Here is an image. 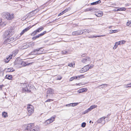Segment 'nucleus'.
Wrapping results in <instances>:
<instances>
[{
    "label": "nucleus",
    "instance_id": "obj_1",
    "mask_svg": "<svg viewBox=\"0 0 131 131\" xmlns=\"http://www.w3.org/2000/svg\"><path fill=\"white\" fill-rule=\"evenodd\" d=\"M29 64L30 63L27 64L26 63L23 61L19 59H16L14 62V66L18 68L25 66Z\"/></svg>",
    "mask_w": 131,
    "mask_h": 131
},
{
    "label": "nucleus",
    "instance_id": "obj_2",
    "mask_svg": "<svg viewBox=\"0 0 131 131\" xmlns=\"http://www.w3.org/2000/svg\"><path fill=\"white\" fill-rule=\"evenodd\" d=\"M21 86H22V90L23 92L30 91L31 85L30 84L26 83L23 84Z\"/></svg>",
    "mask_w": 131,
    "mask_h": 131
},
{
    "label": "nucleus",
    "instance_id": "obj_3",
    "mask_svg": "<svg viewBox=\"0 0 131 131\" xmlns=\"http://www.w3.org/2000/svg\"><path fill=\"white\" fill-rule=\"evenodd\" d=\"M27 114L29 116H30L34 113V108L31 105H29L27 106Z\"/></svg>",
    "mask_w": 131,
    "mask_h": 131
},
{
    "label": "nucleus",
    "instance_id": "obj_4",
    "mask_svg": "<svg viewBox=\"0 0 131 131\" xmlns=\"http://www.w3.org/2000/svg\"><path fill=\"white\" fill-rule=\"evenodd\" d=\"M14 30L12 29H9L6 31L4 33V34L5 37H11L14 34Z\"/></svg>",
    "mask_w": 131,
    "mask_h": 131
},
{
    "label": "nucleus",
    "instance_id": "obj_5",
    "mask_svg": "<svg viewBox=\"0 0 131 131\" xmlns=\"http://www.w3.org/2000/svg\"><path fill=\"white\" fill-rule=\"evenodd\" d=\"M7 39L5 40L3 42V43L5 44H7L13 42L14 40V39L13 37H8Z\"/></svg>",
    "mask_w": 131,
    "mask_h": 131
},
{
    "label": "nucleus",
    "instance_id": "obj_6",
    "mask_svg": "<svg viewBox=\"0 0 131 131\" xmlns=\"http://www.w3.org/2000/svg\"><path fill=\"white\" fill-rule=\"evenodd\" d=\"M42 49L41 48L37 49L36 50H34L33 52H31L30 54H40L42 53V51L41 50Z\"/></svg>",
    "mask_w": 131,
    "mask_h": 131
},
{
    "label": "nucleus",
    "instance_id": "obj_7",
    "mask_svg": "<svg viewBox=\"0 0 131 131\" xmlns=\"http://www.w3.org/2000/svg\"><path fill=\"white\" fill-rule=\"evenodd\" d=\"M81 61L84 63L88 64L91 62L90 58L89 57H86L84 59H83Z\"/></svg>",
    "mask_w": 131,
    "mask_h": 131
},
{
    "label": "nucleus",
    "instance_id": "obj_8",
    "mask_svg": "<svg viewBox=\"0 0 131 131\" xmlns=\"http://www.w3.org/2000/svg\"><path fill=\"white\" fill-rule=\"evenodd\" d=\"M107 118L106 117H102L99 119L97 121V122L99 123H101L103 124V125L105 123V119H106Z\"/></svg>",
    "mask_w": 131,
    "mask_h": 131
},
{
    "label": "nucleus",
    "instance_id": "obj_9",
    "mask_svg": "<svg viewBox=\"0 0 131 131\" xmlns=\"http://www.w3.org/2000/svg\"><path fill=\"white\" fill-rule=\"evenodd\" d=\"M35 25H32L31 26H29L27 28L23 30L21 32L20 34V36H21L23 35L25 32H26L30 28H31L33 26Z\"/></svg>",
    "mask_w": 131,
    "mask_h": 131
},
{
    "label": "nucleus",
    "instance_id": "obj_10",
    "mask_svg": "<svg viewBox=\"0 0 131 131\" xmlns=\"http://www.w3.org/2000/svg\"><path fill=\"white\" fill-rule=\"evenodd\" d=\"M43 29V27H41V28H40L36 30L33 32L31 34V35L32 36H34L35 35H36L37 33L39 32L40 31H41Z\"/></svg>",
    "mask_w": 131,
    "mask_h": 131
},
{
    "label": "nucleus",
    "instance_id": "obj_11",
    "mask_svg": "<svg viewBox=\"0 0 131 131\" xmlns=\"http://www.w3.org/2000/svg\"><path fill=\"white\" fill-rule=\"evenodd\" d=\"M83 33V32H82L81 30L75 31L72 32V35L73 36L80 35Z\"/></svg>",
    "mask_w": 131,
    "mask_h": 131
},
{
    "label": "nucleus",
    "instance_id": "obj_12",
    "mask_svg": "<svg viewBox=\"0 0 131 131\" xmlns=\"http://www.w3.org/2000/svg\"><path fill=\"white\" fill-rule=\"evenodd\" d=\"M88 70V65H86L81 69L80 70V72L81 73H83L87 71Z\"/></svg>",
    "mask_w": 131,
    "mask_h": 131
},
{
    "label": "nucleus",
    "instance_id": "obj_13",
    "mask_svg": "<svg viewBox=\"0 0 131 131\" xmlns=\"http://www.w3.org/2000/svg\"><path fill=\"white\" fill-rule=\"evenodd\" d=\"M29 47V45H28V43H25L22 46H20L19 48L21 49H26Z\"/></svg>",
    "mask_w": 131,
    "mask_h": 131
},
{
    "label": "nucleus",
    "instance_id": "obj_14",
    "mask_svg": "<svg viewBox=\"0 0 131 131\" xmlns=\"http://www.w3.org/2000/svg\"><path fill=\"white\" fill-rule=\"evenodd\" d=\"M34 124H29L27 126V129L28 130H31V129H33L34 127H34Z\"/></svg>",
    "mask_w": 131,
    "mask_h": 131
},
{
    "label": "nucleus",
    "instance_id": "obj_15",
    "mask_svg": "<svg viewBox=\"0 0 131 131\" xmlns=\"http://www.w3.org/2000/svg\"><path fill=\"white\" fill-rule=\"evenodd\" d=\"M87 90V89L86 88H83L79 89L78 91V92L79 93H82L84 92H85Z\"/></svg>",
    "mask_w": 131,
    "mask_h": 131
},
{
    "label": "nucleus",
    "instance_id": "obj_16",
    "mask_svg": "<svg viewBox=\"0 0 131 131\" xmlns=\"http://www.w3.org/2000/svg\"><path fill=\"white\" fill-rule=\"evenodd\" d=\"M95 14L97 16L100 17L102 16L103 13L102 11H99L98 12L96 13Z\"/></svg>",
    "mask_w": 131,
    "mask_h": 131
},
{
    "label": "nucleus",
    "instance_id": "obj_17",
    "mask_svg": "<svg viewBox=\"0 0 131 131\" xmlns=\"http://www.w3.org/2000/svg\"><path fill=\"white\" fill-rule=\"evenodd\" d=\"M12 58V55H9L8 57L6 59H5L4 60V61L6 62H8L10 59H11Z\"/></svg>",
    "mask_w": 131,
    "mask_h": 131
},
{
    "label": "nucleus",
    "instance_id": "obj_18",
    "mask_svg": "<svg viewBox=\"0 0 131 131\" xmlns=\"http://www.w3.org/2000/svg\"><path fill=\"white\" fill-rule=\"evenodd\" d=\"M14 15L13 14H10L9 13L8 17H7L8 20H12L14 18Z\"/></svg>",
    "mask_w": 131,
    "mask_h": 131
},
{
    "label": "nucleus",
    "instance_id": "obj_19",
    "mask_svg": "<svg viewBox=\"0 0 131 131\" xmlns=\"http://www.w3.org/2000/svg\"><path fill=\"white\" fill-rule=\"evenodd\" d=\"M9 15V13L6 12L4 13L3 14V16L4 18H6V19L8 20V18L7 17H8Z\"/></svg>",
    "mask_w": 131,
    "mask_h": 131
},
{
    "label": "nucleus",
    "instance_id": "obj_20",
    "mask_svg": "<svg viewBox=\"0 0 131 131\" xmlns=\"http://www.w3.org/2000/svg\"><path fill=\"white\" fill-rule=\"evenodd\" d=\"M105 36V35H100V36H95L94 35H91L90 36H87V37H88L89 38H94V37L96 38V37H103V36Z\"/></svg>",
    "mask_w": 131,
    "mask_h": 131
},
{
    "label": "nucleus",
    "instance_id": "obj_21",
    "mask_svg": "<svg viewBox=\"0 0 131 131\" xmlns=\"http://www.w3.org/2000/svg\"><path fill=\"white\" fill-rule=\"evenodd\" d=\"M54 90L51 89H49L47 91V94H52L53 93Z\"/></svg>",
    "mask_w": 131,
    "mask_h": 131
},
{
    "label": "nucleus",
    "instance_id": "obj_22",
    "mask_svg": "<svg viewBox=\"0 0 131 131\" xmlns=\"http://www.w3.org/2000/svg\"><path fill=\"white\" fill-rule=\"evenodd\" d=\"M126 8L124 7L119 8L117 9V10H115V11H125L126 10Z\"/></svg>",
    "mask_w": 131,
    "mask_h": 131
},
{
    "label": "nucleus",
    "instance_id": "obj_23",
    "mask_svg": "<svg viewBox=\"0 0 131 131\" xmlns=\"http://www.w3.org/2000/svg\"><path fill=\"white\" fill-rule=\"evenodd\" d=\"M55 117L56 116H54L53 117H51L50 119H48L50 120L51 123H52L54 121Z\"/></svg>",
    "mask_w": 131,
    "mask_h": 131
},
{
    "label": "nucleus",
    "instance_id": "obj_24",
    "mask_svg": "<svg viewBox=\"0 0 131 131\" xmlns=\"http://www.w3.org/2000/svg\"><path fill=\"white\" fill-rule=\"evenodd\" d=\"M5 77L9 80H12V76L11 75H6Z\"/></svg>",
    "mask_w": 131,
    "mask_h": 131
},
{
    "label": "nucleus",
    "instance_id": "obj_25",
    "mask_svg": "<svg viewBox=\"0 0 131 131\" xmlns=\"http://www.w3.org/2000/svg\"><path fill=\"white\" fill-rule=\"evenodd\" d=\"M97 106L95 105H93L89 108L90 110L91 111L92 109L97 107Z\"/></svg>",
    "mask_w": 131,
    "mask_h": 131
},
{
    "label": "nucleus",
    "instance_id": "obj_26",
    "mask_svg": "<svg viewBox=\"0 0 131 131\" xmlns=\"http://www.w3.org/2000/svg\"><path fill=\"white\" fill-rule=\"evenodd\" d=\"M15 70L13 68H8L7 69V71L8 72H13Z\"/></svg>",
    "mask_w": 131,
    "mask_h": 131
},
{
    "label": "nucleus",
    "instance_id": "obj_27",
    "mask_svg": "<svg viewBox=\"0 0 131 131\" xmlns=\"http://www.w3.org/2000/svg\"><path fill=\"white\" fill-rule=\"evenodd\" d=\"M2 116L4 118L6 117H7V113L5 112H4L2 113Z\"/></svg>",
    "mask_w": 131,
    "mask_h": 131
},
{
    "label": "nucleus",
    "instance_id": "obj_28",
    "mask_svg": "<svg viewBox=\"0 0 131 131\" xmlns=\"http://www.w3.org/2000/svg\"><path fill=\"white\" fill-rule=\"evenodd\" d=\"M101 2V1L100 0L96 2L93 3H92L91 4L92 5H96L97 4L99 3H100Z\"/></svg>",
    "mask_w": 131,
    "mask_h": 131
},
{
    "label": "nucleus",
    "instance_id": "obj_29",
    "mask_svg": "<svg viewBox=\"0 0 131 131\" xmlns=\"http://www.w3.org/2000/svg\"><path fill=\"white\" fill-rule=\"evenodd\" d=\"M118 31L117 30H110V34H112L114 33H116Z\"/></svg>",
    "mask_w": 131,
    "mask_h": 131
},
{
    "label": "nucleus",
    "instance_id": "obj_30",
    "mask_svg": "<svg viewBox=\"0 0 131 131\" xmlns=\"http://www.w3.org/2000/svg\"><path fill=\"white\" fill-rule=\"evenodd\" d=\"M108 85L107 84H103L102 85H101L99 86H101V88H105Z\"/></svg>",
    "mask_w": 131,
    "mask_h": 131
},
{
    "label": "nucleus",
    "instance_id": "obj_31",
    "mask_svg": "<svg viewBox=\"0 0 131 131\" xmlns=\"http://www.w3.org/2000/svg\"><path fill=\"white\" fill-rule=\"evenodd\" d=\"M90 111H91V110L89 108L87 110H86L85 111H84L83 113V114H85L86 113H88Z\"/></svg>",
    "mask_w": 131,
    "mask_h": 131
},
{
    "label": "nucleus",
    "instance_id": "obj_32",
    "mask_svg": "<svg viewBox=\"0 0 131 131\" xmlns=\"http://www.w3.org/2000/svg\"><path fill=\"white\" fill-rule=\"evenodd\" d=\"M28 45H29V47L32 46H33L35 45L34 42H30L29 43H28Z\"/></svg>",
    "mask_w": 131,
    "mask_h": 131
},
{
    "label": "nucleus",
    "instance_id": "obj_33",
    "mask_svg": "<svg viewBox=\"0 0 131 131\" xmlns=\"http://www.w3.org/2000/svg\"><path fill=\"white\" fill-rule=\"evenodd\" d=\"M83 75H80L78 76V77H76V76L74 77H73V78L74 79H79L80 77H83L84 78V77H83Z\"/></svg>",
    "mask_w": 131,
    "mask_h": 131
},
{
    "label": "nucleus",
    "instance_id": "obj_34",
    "mask_svg": "<svg viewBox=\"0 0 131 131\" xmlns=\"http://www.w3.org/2000/svg\"><path fill=\"white\" fill-rule=\"evenodd\" d=\"M82 32H83L84 33L88 32L89 33L91 32V31H89L88 29H85L83 30Z\"/></svg>",
    "mask_w": 131,
    "mask_h": 131
},
{
    "label": "nucleus",
    "instance_id": "obj_35",
    "mask_svg": "<svg viewBox=\"0 0 131 131\" xmlns=\"http://www.w3.org/2000/svg\"><path fill=\"white\" fill-rule=\"evenodd\" d=\"M45 124H48L51 123L50 122V121L48 119L45 122Z\"/></svg>",
    "mask_w": 131,
    "mask_h": 131
},
{
    "label": "nucleus",
    "instance_id": "obj_36",
    "mask_svg": "<svg viewBox=\"0 0 131 131\" xmlns=\"http://www.w3.org/2000/svg\"><path fill=\"white\" fill-rule=\"evenodd\" d=\"M117 42H116L115 43V44L114 46V47L113 48V49H116L117 47H118V45L117 44Z\"/></svg>",
    "mask_w": 131,
    "mask_h": 131
},
{
    "label": "nucleus",
    "instance_id": "obj_37",
    "mask_svg": "<svg viewBox=\"0 0 131 131\" xmlns=\"http://www.w3.org/2000/svg\"><path fill=\"white\" fill-rule=\"evenodd\" d=\"M71 106H77L78 105V103H71Z\"/></svg>",
    "mask_w": 131,
    "mask_h": 131
},
{
    "label": "nucleus",
    "instance_id": "obj_38",
    "mask_svg": "<svg viewBox=\"0 0 131 131\" xmlns=\"http://www.w3.org/2000/svg\"><path fill=\"white\" fill-rule=\"evenodd\" d=\"M126 25L127 26L131 27V22L129 21L127 22V23Z\"/></svg>",
    "mask_w": 131,
    "mask_h": 131
},
{
    "label": "nucleus",
    "instance_id": "obj_39",
    "mask_svg": "<svg viewBox=\"0 0 131 131\" xmlns=\"http://www.w3.org/2000/svg\"><path fill=\"white\" fill-rule=\"evenodd\" d=\"M86 125V123L85 122H83L82 123L81 126L82 127H84Z\"/></svg>",
    "mask_w": 131,
    "mask_h": 131
},
{
    "label": "nucleus",
    "instance_id": "obj_40",
    "mask_svg": "<svg viewBox=\"0 0 131 131\" xmlns=\"http://www.w3.org/2000/svg\"><path fill=\"white\" fill-rule=\"evenodd\" d=\"M3 72L2 71V68H0V76H1L2 75H3Z\"/></svg>",
    "mask_w": 131,
    "mask_h": 131
},
{
    "label": "nucleus",
    "instance_id": "obj_41",
    "mask_svg": "<svg viewBox=\"0 0 131 131\" xmlns=\"http://www.w3.org/2000/svg\"><path fill=\"white\" fill-rule=\"evenodd\" d=\"M120 41V42L121 43V44H123L125 43L126 42V41L124 40H122Z\"/></svg>",
    "mask_w": 131,
    "mask_h": 131
},
{
    "label": "nucleus",
    "instance_id": "obj_42",
    "mask_svg": "<svg viewBox=\"0 0 131 131\" xmlns=\"http://www.w3.org/2000/svg\"><path fill=\"white\" fill-rule=\"evenodd\" d=\"M53 100L52 99H49L45 101V102H49L51 101H53Z\"/></svg>",
    "mask_w": 131,
    "mask_h": 131
},
{
    "label": "nucleus",
    "instance_id": "obj_43",
    "mask_svg": "<svg viewBox=\"0 0 131 131\" xmlns=\"http://www.w3.org/2000/svg\"><path fill=\"white\" fill-rule=\"evenodd\" d=\"M94 66V65L93 64H91L90 66L89 67V66H88V70L89 69H91Z\"/></svg>",
    "mask_w": 131,
    "mask_h": 131
},
{
    "label": "nucleus",
    "instance_id": "obj_44",
    "mask_svg": "<svg viewBox=\"0 0 131 131\" xmlns=\"http://www.w3.org/2000/svg\"><path fill=\"white\" fill-rule=\"evenodd\" d=\"M91 10H92V9L91 8H88V9H86L85 10V11L87 12V11H91Z\"/></svg>",
    "mask_w": 131,
    "mask_h": 131
},
{
    "label": "nucleus",
    "instance_id": "obj_45",
    "mask_svg": "<svg viewBox=\"0 0 131 131\" xmlns=\"http://www.w3.org/2000/svg\"><path fill=\"white\" fill-rule=\"evenodd\" d=\"M62 77L60 76H58V78H57V80H61Z\"/></svg>",
    "mask_w": 131,
    "mask_h": 131
},
{
    "label": "nucleus",
    "instance_id": "obj_46",
    "mask_svg": "<svg viewBox=\"0 0 131 131\" xmlns=\"http://www.w3.org/2000/svg\"><path fill=\"white\" fill-rule=\"evenodd\" d=\"M71 8H70V7H69L68 8H67L66 9V11H67V12H68L70 10H71Z\"/></svg>",
    "mask_w": 131,
    "mask_h": 131
},
{
    "label": "nucleus",
    "instance_id": "obj_47",
    "mask_svg": "<svg viewBox=\"0 0 131 131\" xmlns=\"http://www.w3.org/2000/svg\"><path fill=\"white\" fill-rule=\"evenodd\" d=\"M66 106H71V104L70 103L68 104H66Z\"/></svg>",
    "mask_w": 131,
    "mask_h": 131
},
{
    "label": "nucleus",
    "instance_id": "obj_48",
    "mask_svg": "<svg viewBox=\"0 0 131 131\" xmlns=\"http://www.w3.org/2000/svg\"><path fill=\"white\" fill-rule=\"evenodd\" d=\"M68 66H70V67H73V65L72 64V63H70V64H69L68 65Z\"/></svg>",
    "mask_w": 131,
    "mask_h": 131
},
{
    "label": "nucleus",
    "instance_id": "obj_49",
    "mask_svg": "<svg viewBox=\"0 0 131 131\" xmlns=\"http://www.w3.org/2000/svg\"><path fill=\"white\" fill-rule=\"evenodd\" d=\"M127 85H128V86H126V88H128V87H131V84H130V83L129 84H128Z\"/></svg>",
    "mask_w": 131,
    "mask_h": 131
},
{
    "label": "nucleus",
    "instance_id": "obj_50",
    "mask_svg": "<svg viewBox=\"0 0 131 131\" xmlns=\"http://www.w3.org/2000/svg\"><path fill=\"white\" fill-rule=\"evenodd\" d=\"M74 78H73V77H71V78L70 79V81H72L74 79Z\"/></svg>",
    "mask_w": 131,
    "mask_h": 131
},
{
    "label": "nucleus",
    "instance_id": "obj_51",
    "mask_svg": "<svg viewBox=\"0 0 131 131\" xmlns=\"http://www.w3.org/2000/svg\"><path fill=\"white\" fill-rule=\"evenodd\" d=\"M67 53V52L66 51H64L62 52V54H66V53Z\"/></svg>",
    "mask_w": 131,
    "mask_h": 131
},
{
    "label": "nucleus",
    "instance_id": "obj_52",
    "mask_svg": "<svg viewBox=\"0 0 131 131\" xmlns=\"http://www.w3.org/2000/svg\"><path fill=\"white\" fill-rule=\"evenodd\" d=\"M117 42V44L118 45H121V43L120 42V41H119L118 42Z\"/></svg>",
    "mask_w": 131,
    "mask_h": 131
},
{
    "label": "nucleus",
    "instance_id": "obj_53",
    "mask_svg": "<svg viewBox=\"0 0 131 131\" xmlns=\"http://www.w3.org/2000/svg\"><path fill=\"white\" fill-rule=\"evenodd\" d=\"M36 38H37L36 36L32 38V39L33 40H35Z\"/></svg>",
    "mask_w": 131,
    "mask_h": 131
},
{
    "label": "nucleus",
    "instance_id": "obj_54",
    "mask_svg": "<svg viewBox=\"0 0 131 131\" xmlns=\"http://www.w3.org/2000/svg\"><path fill=\"white\" fill-rule=\"evenodd\" d=\"M39 34V35L40 36V37L41 36L43 35V34L42 32L40 34Z\"/></svg>",
    "mask_w": 131,
    "mask_h": 131
},
{
    "label": "nucleus",
    "instance_id": "obj_55",
    "mask_svg": "<svg viewBox=\"0 0 131 131\" xmlns=\"http://www.w3.org/2000/svg\"><path fill=\"white\" fill-rule=\"evenodd\" d=\"M36 37L37 38L39 37H40V36L39 35V34H38V35L36 36Z\"/></svg>",
    "mask_w": 131,
    "mask_h": 131
},
{
    "label": "nucleus",
    "instance_id": "obj_56",
    "mask_svg": "<svg viewBox=\"0 0 131 131\" xmlns=\"http://www.w3.org/2000/svg\"><path fill=\"white\" fill-rule=\"evenodd\" d=\"M43 34V35L46 34V31H43V32H42Z\"/></svg>",
    "mask_w": 131,
    "mask_h": 131
},
{
    "label": "nucleus",
    "instance_id": "obj_57",
    "mask_svg": "<svg viewBox=\"0 0 131 131\" xmlns=\"http://www.w3.org/2000/svg\"><path fill=\"white\" fill-rule=\"evenodd\" d=\"M64 12L65 13H66V12H67V11H66V9H65V10H64Z\"/></svg>",
    "mask_w": 131,
    "mask_h": 131
},
{
    "label": "nucleus",
    "instance_id": "obj_58",
    "mask_svg": "<svg viewBox=\"0 0 131 131\" xmlns=\"http://www.w3.org/2000/svg\"><path fill=\"white\" fill-rule=\"evenodd\" d=\"M80 84H81V83H79L78 84H76V85H80Z\"/></svg>",
    "mask_w": 131,
    "mask_h": 131
},
{
    "label": "nucleus",
    "instance_id": "obj_59",
    "mask_svg": "<svg viewBox=\"0 0 131 131\" xmlns=\"http://www.w3.org/2000/svg\"><path fill=\"white\" fill-rule=\"evenodd\" d=\"M61 15V14H60V13L58 15V16H60Z\"/></svg>",
    "mask_w": 131,
    "mask_h": 131
},
{
    "label": "nucleus",
    "instance_id": "obj_60",
    "mask_svg": "<svg viewBox=\"0 0 131 131\" xmlns=\"http://www.w3.org/2000/svg\"><path fill=\"white\" fill-rule=\"evenodd\" d=\"M64 12V11H62V13H63V14H64V13H65L64 12Z\"/></svg>",
    "mask_w": 131,
    "mask_h": 131
},
{
    "label": "nucleus",
    "instance_id": "obj_61",
    "mask_svg": "<svg viewBox=\"0 0 131 131\" xmlns=\"http://www.w3.org/2000/svg\"><path fill=\"white\" fill-rule=\"evenodd\" d=\"M60 14H61V15H62L63 14V13H62V12H61V13H60Z\"/></svg>",
    "mask_w": 131,
    "mask_h": 131
},
{
    "label": "nucleus",
    "instance_id": "obj_62",
    "mask_svg": "<svg viewBox=\"0 0 131 131\" xmlns=\"http://www.w3.org/2000/svg\"><path fill=\"white\" fill-rule=\"evenodd\" d=\"M111 27H112V26H110L109 27V28H111Z\"/></svg>",
    "mask_w": 131,
    "mask_h": 131
},
{
    "label": "nucleus",
    "instance_id": "obj_63",
    "mask_svg": "<svg viewBox=\"0 0 131 131\" xmlns=\"http://www.w3.org/2000/svg\"><path fill=\"white\" fill-rule=\"evenodd\" d=\"M48 96V95H46V96L47 97Z\"/></svg>",
    "mask_w": 131,
    "mask_h": 131
},
{
    "label": "nucleus",
    "instance_id": "obj_64",
    "mask_svg": "<svg viewBox=\"0 0 131 131\" xmlns=\"http://www.w3.org/2000/svg\"><path fill=\"white\" fill-rule=\"evenodd\" d=\"M82 57H83L84 56H83V55H82Z\"/></svg>",
    "mask_w": 131,
    "mask_h": 131
}]
</instances>
